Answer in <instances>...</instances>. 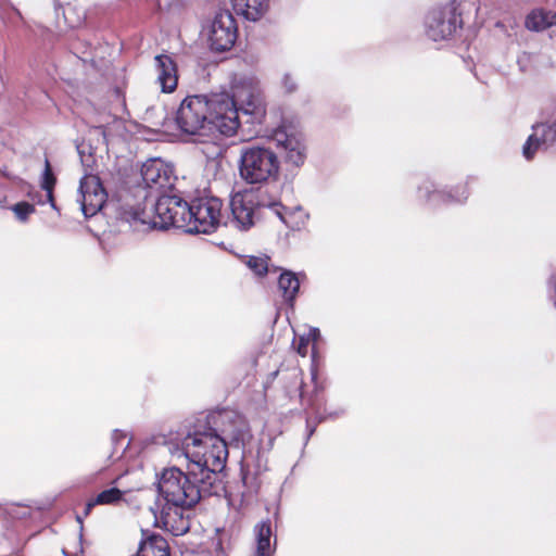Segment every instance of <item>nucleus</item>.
<instances>
[{"label": "nucleus", "instance_id": "f257e3e1", "mask_svg": "<svg viewBox=\"0 0 556 556\" xmlns=\"http://www.w3.org/2000/svg\"><path fill=\"white\" fill-rule=\"evenodd\" d=\"M159 500L151 508L155 525L175 536L190 529L189 514L202 498L226 495V485L219 484L214 476L206 479L188 466L185 472L178 467H168L157 476Z\"/></svg>", "mask_w": 556, "mask_h": 556}, {"label": "nucleus", "instance_id": "f03ea898", "mask_svg": "<svg viewBox=\"0 0 556 556\" xmlns=\"http://www.w3.org/2000/svg\"><path fill=\"white\" fill-rule=\"evenodd\" d=\"M175 123L181 132L189 136H203L212 128L225 136H232L239 128L226 92L187 96L176 112Z\"/></svg>", "mask_w": 556, "mask_h": 556}, {"label": "nucleus", "instance_id": "7ed1b4c3", "mask_svg": "<svg viewBox=\"0 0 556 556\" xmlns=\"http://www.w3.org/2000/svg\"><path fill=\"white\" fill-rule=\"evenodd\" d=\"M229 206L230 224L239 230L250 229L261 208H268L291 230L304 229L309 219V214L302 206L286 207L278 201L261 199L260 193L253 190L235 193Z\"/></svg>", "mask_w": 556, "mask_h": 556}, {"label": "nucleus", "instance_id": "20e7f679", "mask_svg": "<svg viewBox=\"0 0 556 556\" xmlns=\"http://www.w3.org/2000/svg\"><path fill=\"white\" fill-rule=\"evenodd\" d=\"M181 452L189 459V467L211 480L214 476L219 484H225L223 470L228 457L225 439L213 428L204 427L188 433L181 442Z\"/></svg>", "mask_w": 556, "mask_h": 556}, {"label": "nucleus", "instance_id": "39448f33", "mask_svg": "<svg viewBox=\"0 0 556 556\" xmlns=\"http://www.w3.org/2000/svg\"><path fill=\"white\" fill-rule=\"evenodd\" d=\"M280 168L277 154L268 147L251 143L240 149L239 175L250 185L276 179Z\"/></svg>", "mask_w": 556, "mask_h": 556}, {"label": "nucleus", "instance_id": "423d86ee", "mask_svg": "<svg viewBox=\"0 0 556 556\" xmlns=\"http://www.w3.org/2000/svg\"><path fill=\"white\" fill-rule=\"evenodd\" d=\"M226 94L232 103L239 124L240 112L249 117V123H261L265 115V105L260 81L255 75L251 73L235 75L231 81V94Z\"/></svg>", "mask_w": 556, "mask_h": 556}, {"label": "nucleus", "instance_id": "0eeeda50", "mask_svg": "<svg viewBox=\"0 0 556 556\" xmlns=\"http://www.w3.org/2000/svg\"><path fill=\"white\" fill-rule=\"evenodd\" d=\"M151 202L144 229H167L188 227L189 203L177 194L163 193Z\"/></svg>", "mask_w": 556, "mask_h": 556}, {"label": "nucleus", "instance_id": "6e6552de", "mask_svg": "<svg viewBox=\"0 0 556 556\" xmlns=\"http://www.w3.org/2000/svg\"><path fill=\"white\" fill-rule=\"evenodd\" d=\"M152 198L141 184L124 187L117 192L116 211L122 219L136 229L144 228L148 215H151V207L148 210L147 204L148 202L151 204Z\"/></svg>", "mask_w": 556, "mask_h": 556}, {"label": "nucleus", "instance_id": "1a4fd4ad", "mask_svg": "<svg viewBox=\"0 0 556 556\" xmlns=\"http://www.w3.org/2000/svg\"><path fill=\"white\" fill-rule=\"evenodd\" d=\"M222 200L205 197L193 200L189 204L188 230L198 233H211L222 222Z\"/></svg>", "mask_w": 556, "mask_h": 556}, {"label": "nucleus", "instance_id": "9d476101", "mask_svg": "<svg viewBox=\"0 0 556 556\" xmlns=\"http://www.w3.org/2000/svg\"><path fill=\"white\" fill-rule=\"evenodd\" d=\"M140 174L141 186L147 188L153 198L172 190L176 180L173 166L161 159H150L144 162Z\"/></svg>", "mask_w": 556, "mask_h": 556}, {"label": "nucleus", "instance_id": "9b49d317", "mask_svg": "<svg viewBox=\"0 0 556 556\" xmlns=\"http://www.w3.org/2000/svg\"><path fill=\"white\" fill-rule=\"evenodd\" d=\"M460 23L454 3H447L428 13L425 22L426 33L433 41L445 40L455 33Z\"/></svg>", "mask_w": 556, "mask_h": 556}, {"label": "nucleus", "instance_id": "f8f14e48", "mask_svg": "<svg viewBox=\"0 0 556 556\" xmlns=\"http://www.w3.org/2000/svg\"><path fill=\"white\" fill-rule=\"evenodd\" d=\"M210 48L216 52H224L232 48L237 39V26L229 11L218 12L206 30Z\"/></svg>", "mask_w": 556, "mask_h": 556}, {"label": "nucleus", "instance_id": "ddd939ff", "mask_svg": "<svg viewBox=\"0 0 556 556\" xmlns=\"http://www.w3.org/2000/svg\"><path fill=\"white\" fill-rule=\"evenodd\" d=\"M106 199L108 193L98 176L86 175L80 179L77 201L86 218L94 216L103 207Z\"/></svg>", "mask_w": 556, "mask_h": 556}, {"label": "nucleus", "instance_id": "4468645a", "mask_svg": "<svg viewBox=\"0 0 556 556\" xmlns=\"http://www.w3.org/2000/svg\"><path fill=\"white\" fill-rule=\"evenodd\" d=\"M556 147V112L544 123L532 126V134L522 147V154L532 160L541 149Z\"/></svg>", "mask_w": 556, "mask_h": 556}, {"label": "nucleus", "instance_id": "2eb2a0df", "mask_svg": "<svg viewBox=\"0 0 556 556\" xmlns=\"http://www.w3.org/2000/svg\"><path fill=\"white\" fill-rule=\"evenodd\" d=\"M220 425L218 429H215L227 444V440L236 442H244L249 437L248 426L242 416L235 412H222L208 417V424Z\"/></svg>", "mask_w": 556, "mask_h": 556}, {"label": "nucleus", "instance_id": "dca6fc26", "mask_svg": "<svg viewBox=\"0 0 556 556\" xmlns=\"http://www.w3.org/2000/svg\"><path fill=\"white\" fill-rule=\"evenodd\" d=\"M273 140L277 147L283 149L285 160L288 164L295 167L304 164L306 147L300 136L289 132L286 128L281 127L274 131Z\"/></svg>", "mask_w": 556, "mask_h": 556}, {"label": "nucleus", "instance_id": "f3484780", "mask_svg": "<svg viewBox=\"0 0 556 556\" xmlns=\"http://www.w3.org/2000/svg\"><path fill=\"white\" fill-rule=\"evenodd\" d=\"M156 80L163 92H173L178 84L177 67L169 55L160 54L154 58Z\"/></svg>", "mask_w": 556, "mask_h": 556}, {"label": "nucleus", "instance_id": "a211bd4d", "mask_svg": "<svg viewBox=\"0 0 556 556\" xmlns=\"http://www.w3.org/2000/svg\"><path fill=\"white\" fill-rule=\"evenodd\" d=\"M56 184V178L52 172L50 162L48 159L45 161V170L42 173L40 187L41 191L35 190L30 191L28 194L31 200L37 204H46L50 203L51 207L58 211V206L54 202L53 190Z\"/></svg>", "mask_w": 556, "mask_h": 556}, {"label": "nucleus", "instance_id": "6ab92c4d", "mask_svg": "<svg viewBox=\"0 0 556 556\" xmlns=\"http://www.w3.org/2000/svg\"><path fill=\"white\" fill-rule=\"evenodd\" d=\"M233 10L248 21H258L268 10V0H231Z\"/></svg>", "mask_w": 556, "mask_h": 556}, {"label": "nucleus", "instance_id": "aec40b11", "mask_svg": "<svg viewBox=\"0 0 556 556\" xmlns=\"http://www.w3.org/2000/svg\"><path fill=\"white\" fill-rule=\"evenodd\" d=\"M254 533L256 540L255 556H273L275 546H271L270 543L273 535L270 521L267 519L256 523Z\"/></svg>", "mask_w": 556, "mask_h": 556}, {"label": "nucleus", "instance_id": "412c9836", "mask_svg": "<svg viewBox=\"0 0 556 556\" xmlns=\"http://www.w3.org/2000/svg\"><path fill=\"white\" fill-rule=\"evenodd\" d=\"M556 24V13L542 9L533 10L526 18V27L533 31H543Z\"/></svg>", "mask_w": 556, "mask_h": 556}, {"label": "nucleus", "instance_id": "4be33fe9", "mask_svg": "<svg viewBox=\"0 0 556 556\" xmlns=\"http://www.w3.org/2000/svg\"><path fill=\"white\" fill-rule=\"evenodd\" d=\"M137 556H170L166 540L153 534L141 542Z\"/></svg>", "mask_w": 556, "mask_h": 556}, {"label": "nucleus", "instance_id": "5701e85b", "mask_svg": "<svg viewBox=\"0 0 556 556\" xmlns=\"http://www.w3.org/2000/svg\"><path fill=\"white\" fill-rule=\"evenodd\" d=\"M278 288L283 299L292 303L299 292L300 280L293 271L283 270L278 279Z\"/></svg>", "mask_w": 556, "mask_h": 556}, {"label": "nucleus", "instance_id": "b1692460", "mask_svg": "<svg viewBox=\"0 0 556 556\" xmlns=\"http://www.w3.org/2000/svg\"><path fill=\"white\" fill-rule=\"evenodd\" d=\"M418 198L432 205L441 204V199L444 195V190H439L433 181L425 180L417 190Z\"/></svg>", "mask_w": 556, "mask_h": 556}, {"label": "nucleus", "instance_id": "393cba45", "mask_svg": "<svg viewBox=\"0 0 556 556\" xmlns=\"http://www.w3.org/2000/svg\"><path fill=\"white\" fill-rule=\"evenodd\" d=\"M469 197V191L466 185H458L450 190H444V195L441 203H455L463 204Z\"/></svg>", "mask_w": 556, "mask_h": 556}, {"label": "nucleus", "instance_id": "a878e982", "mask_svg": "<svg viewBox=\"0 0 556 556\" xmlns=\"http://www.w3.org/2000/svg\"><path fill=\"white\" fill-rule=\"evenodd\" d=\"M124 492L117 488H111L102 491L96 496V503L100 505H112L118 503L123 497Z\"/></svg>", "mask_w": 556, "mask_h": 556}, {"label": "nucleus", "instance_id": "bb28decb", "mask_svg": "<svg viewBox=\"0 0 556 556\" xmlns=\"http://www.w3.org/2000/svg\"><path fill=\"white\" fill-rule=\"evenodd\" d=\"M280 88L286 94L294 93L299 88L296 76L290 72H285L280 77Z\"/></svg>", "mask_w": 556, "mask_h": 556}, {"label": "nucleus", "instance_id": "cd10ccee", "mask_svg": "<svg viewBox=\"0 0 556 556\" xmlns=\"http://www.w3.org/2000/svg\"><path fill=\"white\" fill-rule=\"evenodd\" d=\"M247 265L257 276H263L269 271L267 257L251 256Z\"/></svg>", "mask_w": 556, "mask_h": 556}, {"label": "nucleus", "instance_id": "c85d7f7f", "mask_svg": "<svg viewBox=\"0 0 556 556\" xmlns=\"http://www.w3.org/2000/svg\"><path fill=\"white\" fill-rule=\"evenodd\" d=\"M12 211L18 220L26 222L27 218L35 212V207L28 202H18L12 206Z\"/></svg>", "mask_w": 556, "mask_h": 556}, {"label": "nucleus", "instance_id": "c756f323", "mask_svg": "<svg viewBox=\"0 0 556 556\" xmlns=\"http://www.w3.org/2000/svg\"><path fill=\"white\" fill-rule=\"evenodd\" d=\"M241 473L243 485L247 488L248 492L250 494L256 492L260 486L257 477L255 475H251L249 468L245 467L241 468Z\"/></svg>", "mask_w": 556, "mask_h": 556}, {"label": "nucleus", "instance_id": "7c9ffc66", "mask_svg": "<svg viewBox=\"0 0 556 556\" xmlns=\"http://www.w3.org/2000/svg\"><path fill=\"white\" fill-rule=\"evenodd\" d=\"M547 288L549 302L556 312V274L548 279Z\"/></svg>", "mask_w": 556, "mask_h": 556}, {"label": "nucleus", "instance_id": "2f4dec72", "mask_svg": "<svg viewBox=\"0 0 556 556\" xmlns=\"http://www.w3.org/2000/svg\"><path fill=\"white\" fill-rule=\"evenodd\" d=\"M308 338L313 341H317L320 338V331L318 328H311L308 332Z\"/></svg>", "mask_w": 556, "mask_h": 556}, {"label": "nucleus", "instance_id": "473e14b6", "mask_svg": "<svg viewBox=\"0 0 556 556\" xmlns=\"http://www.w3.org/2000/svg\"><path fill=\"white\" fill-rule=\"evenodd\" d=\"M96 505H100L99 503H96V497L91 501H89L87 504H86V507H85V516H88L91 511V509L96 506Z\"/></svg>", "mask_w": 556, "mask_h": 556}, {"label": "nucleus", "instance_id": "72a5a7b5", "mask_svg": "<svg viewBox=\"0 0 556 556\" xmlns=\"http://www.w3.org/2000/svg\"><path fill=\"white\" fill-rule=\"evenodd\" d=\"M218 150L219 149L216 146H207L206 150H204V153L214 155V154H218Z\"/></svg>", "mask_w": 556, "mask_h": 556}, {"label": "nucleus", "instance_id": "f704fd0d", "mask_svg": "<svg viewBox=\"0 0 556 556\" xmlns=\"http://www.w3.org/2000/svg\"><path fill=\"white\" fill-rule=\"evenodd\" d=\"M112 439H113V441H114L115 443H117V442H119V439H121V440H124V439H125V437H124V435H123L118 430H115V431L113 432Z\"/></svg>", "mask_w": 556, "mask_h": 556}, {"label": "nucleus", "instance_id": "c9c22d12", "mask_svg": "<svg viewBox=\"0 0 556 556\" xmlns=\"http://www.w3.org/2000/svg\"><path fill=\"white\" fill-rule=\"evenodd\" d=\"M314 431H315V428H311V429L308 430V433H307V438H306V440H307V439H308V438L314 433Z\"/></svg>", "mask_w": 556, "mask_h": 556}, {"label": "nucleus", "instance_id": "e433bc0d", "mask_svg": "<svg viewBox=\"0 0 556 556\" xmlns=\"http://www.w3.org/2000/svg\"><path fill=\"white\" fill-rule=\"evenodd\" d=\"M12 13L16 16V17H20V12L15 9H12Z\"/></svg>", "mask_w": 556, "mask_h": 556}, {"label": "nucleus", "instance_id": "4c0bfd02", "mask_svg": "<svg viewBox=\"0 0 556 556\" xmlns=\"http://www.w3.org/2000/svg\"><path fill=\"white\" fill-rule=\"evenodd\" d=\"M77 521H78L79 523H81V518H80V516H77Z\"/></svg>", "mask_w": 556, "mask_h": 556}]
</instances>
